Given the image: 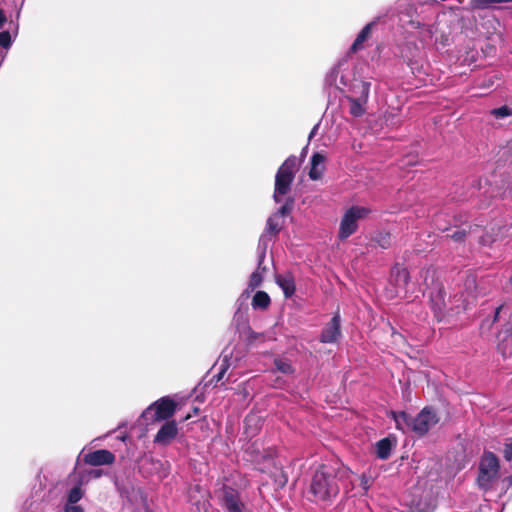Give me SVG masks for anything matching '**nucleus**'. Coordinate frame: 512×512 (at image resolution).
Wrapping results in <instances>:
<instances>
[{"instance_id": "obj_1", "label": "nucleus", "mask_w": 512, "mask_h": 512, "mask_svg": "<svg viewBox=\"0 0 512 512\" xmlns=\"http://www.w3.org/2000/svg\"><path fill=\"white\" fill-rule=\"evenodd\" d=\"M343 66V63H339L327 74L325 78L326 84L329 86L334 85L337 89L343 91L345 95L369 99L370 82L357 78L351 79V73L344 69Z\"/></svg>"}, {"instance_id": "obj_2", "label": "nucleus", "mask_w": 512, "mask_h": 512, "mask_svg": "<svg viewBox=\"0 0 512 512\" xmlns=\"http://www.w3.org/2000/svg\"><path fill=\"white\" fill-rule=\"evenodd\" d=\"M396 428L402 432L413 431L419 436L425 435L439 422V417L431 407L423 408L416 417L411 418L406 412H391Z\"/></svg>"}, {"instance_id": "obj_3", "label": "nucleus", "mask_w": 512, "mask_h": 512, "mask_svg": "<svg viewBox=\"0 0 512 512\" xmlns=\"http://www.w3.org/2000/svg\"><path fill=\"white\" fill-rule=\"evenodd\" d=\"M430 304L434 316L439 322L447 321L449 317L466 308L460 299L452 300L450 297L447 299L446 291L441 283H436L431 288Z\"/></svg>"}, {"instance_id": "obj_4", "label": "nucleus", "mask_w": 512, "mask_h": 512, "mask_svg": "<svg viewBox=\"0 0 512 512\" xmlns=\"http://www.w3.org/2000/svg\"><path fill=\"white\" fill-rule=\"evenodd\" d=\"M309 491L315 501H326L338 494L339 486L335 476L322 466L315 471Z\"/></svg>"}, {"instance_id": "obj_5", "label": "nucleus", "mask_w": 512, "mask_h": 512, "mask_svg": "<svg viewBox=\"0 0 512 512\" xmlns=\"http://www.w3.org/2000/svg\"><path fill=\"white\" fill-rule=\"evenodd\" d=\"M297 166L298 159L295 156H290L278 169L275 176V191L273 195L276 202H280L282 200L281 197L290 191Z\"/></svg>"}, {"instance_id": "obj_6", "label": "nucleus", "mask_w": 512, "mask_h": 512, "mask_svg": "<svg viewBox=\"0 0 512 512\" xmlns=\"http://www.w3.org/2000/svg\"><path fill=\"white\" fill-rule=\"evenodd\" d=\"M499 460L491 452H486L479 463L477 483L480 489L488 491L493 488L499 478Z\"/></svg>"}, {"instance_id": "obj_7", "label": "nucleus", "mask_w": 512, "mask_h": 512, "mask_svg": "<svg viewBox=\"0 0 512 512\" xmlns=\"http://www.w3.org/2000/svg\"><path fill=\"white\" fill-rule=\"evenodd\" d=\"M371 210L368 207L354 205L344 213L340 226L338 237L341 240L347 239L358 229V221L366 218Z\"/></svg>"}, {"instance_id": "obj_8", "label": "nucleus", "mask_w": 512, "mask_h": 512, "mask_svg": "<svg viewBox=\"0 0 512 512\" xmlns=\"http://www.w3.org/2000/svg\"><path fill=\"white\" fill-rule=\"evenodd\" d=\"M176 409L175 402L169 397H162L146 408L141 417L146 424L170 418Z\"/></svg>"}, {"instance_id": "obj_9", "label": "nucleus", "mask_w": 512, "mask_h": 512, "mask_svg": "<svg viewBox=\"0 0 512 512\" xmlns=\"http://www.w3.org/2000/svg\"><path fill=\"white\" fill-rule=\"evenodd\" d=\"M221 505L226 512H252L240 499L239 492L228 486L222 489Z\"/></svg>"}, {"instance_id": "obj_10", "label": "nucleus", "mask_w": 512, "mask_h": 512, "mask_svg": "<svg viewBox=\"0 0 512 512\" xmlns=\"http://www.w3.org/2000/svg\"><path fill=\"white\" fill-rule=\"evenodd\" d=\"M341 336L340 315L336 313L331 321L323 328L320 335L322 343H335Z\"/></svg>"}, {"instance_id": "obj_11", "label": "nucleus", "mask_w": 512, "mask_h": 512, "mask_svg": "<svg viewBox=\"0 0 512 512\" xmlns=\"http://www.w3.org/2000/svg\"><path fill=\"white\" fill-rule=\"evenodd\" d=\"M380 20V17H377L375 20L367 23L362 30L358 33L356 39L350 47V52L356 53L358 51L363 50L366 47L368 40L372 36V30L376 26L377 22Z\"/></svg>"}, {"instance_id": "obj_12", "label": "nucleus", "mask_w": 512, "mask_h": 512, "mask_svg": "<svg viewBox=\"0 0 512 512\" xmlns=\"http://www.w3.org/2000/svg\"><path fill=\"white\" fill-rule=\"evenodd\" d=\"M84 461L91 466L109 465L115 461V456L112 452L101 449L86 454Z\"/></svg>"}, {"instance_id": "obj_13", "label": "nucleus", "mask_w": 512, "mask_h": 512, "mask_svg": "<svg viewBox=\"0 0 512 512\" xmlns=\"http://www.w3.org/2000/svg\"><path fill=\"white\" fill-rule=\"evenodd\" d=\"M326 157L320 152H316L312 155L310 160L309 178L311 180H319L325 171Z\"/></svg>"}, {"instance_id": "obj_14", "label": "nucleus", "mask_w": 512, "mask_h": 512, "mask_svg": "<svg viewBox=\"0 0 512 512\" xmlns=\"http://www.w3.org/2000/svg\"><path fill=\"white\" fill-rule=\"evenodd\" d=\"M178 429L174 421L165 422L157 432L154 442L158 444H167L177 435Z\"/></svg>"}, {"instance_id": "obj_15", "label": "nucleus", "mask_w": 512, "mask_h": 512, "mask_svg": "<svg viewBox=\"0 0 512 512\" xmlns=\"http://www.w3.org/2000/svg\"><path fill=\"white\" fill-rule=\"evenodd\" d=\"M344 98L348 102V110L352 116L361 117L366 113L368 99L354 95H344Z\"/></svg>"}, {"instance_id": "obj_16", "label": "nucleus", "mask_w": 512, "mask_h": 512, "mask_svg": "<svg viewBox=\"0 0 512 512\" xmlns=\"http://www.w3.org/2000/svg\"><path fill=\"white\" fill-rule=\"evenodd\" d=\"M261 265H262V262H261V260H259L257 270L255 272H253L250 276L249 283H248V289L241 294L239 300L244 301V300L248 299L249 293H250L249 290L253 291L258 286L261 285L262 279H263V272L265 270V268H261Z\"/></svg>"}, {"instance_id": "obj_17", "label": "nucleus", "mask_w": 512, "mask_h": 512, "mask_svg": "<svg viewBox=\"0 0 512 512\" xmlns=\"http://www.w3.org/2000/svg\"><path fill=\"white\" fill-rule=\"evenodd\" d=\"M276 283L282 289L285 297H291L295 293V282L290 274H279L276 276Z\"/></svg>"}, {"instance_id": "obj_18", "label": "nucleus", "mask_w": 512, "mask_h": 512, "mask_svg": "<svg viewBox=\"0 0 512 512\" xmlns=\"http://www.w3.org/2000/svg\"><path fill=\"white\" fill-rule=\"evenodd\" d=\"M392 279L398 289H406L409 282V272L406 268L396 266L392 269Z\"/></svg>"}, {"instance_id": "obj_19", "label": "nucleus", "mask_w": 512, "mask_h": 512, "mask_svg": "<svg viewBox=\"0 0 512 512\" xmlns=\"http://www.w3.org/2000/svg\"><path fill=\"white\" fill-rule=\"evenodd\" d=\"M395 446V441L389 437L383 438L376 443V455L378 458L385 460L391 455V451Z\"/></svg>"}, {"instance_id": "obj_20", "label": "nucleus", "mask_w": 512, "mask_h": 512, "mask_svg": "<svg viewBox=\"0 0 512 512\" xmlns=\"http://www.w3.org/2000/svg\"><path fill=\"white\" fill-rule=\"evenodd\" d=\"M283 221L281 215L273 214L267 220L266 232L271 236H275L282 228Z\"/></svg>"}, {"instance_id": "obj_21", "label": "nucleus", "mask_w": 512, "mask_h": 512, "mask_svg": "<svg viewBox=\"0 0 512 512\" xmlns=\"http://www.w3.org/2000/svg\"><path fill=\"white\" fill-rule=\"evenodd\" d=\"M270 305V297L264 291H257L252 299L254 309H266Z\"/></svg>"}, {"instance_id": "obj_22", "label": "nucleus", "mask_w": 512, "mask_h": 512, "mask_svg": "<svg viewBox=\"0 0 512 512\" xmlns=\"http://www.w3.org/2000/svg\"><path fill=\"white\" fill-rule=\"evenodd\" d=\"M271 241V235L264 233L260 236L258 242V251H259V260L263 262L265 257L266 249L268 247L269 242Z\"/></svg>"}, {"instance_id": "obj_23", "label": "nucleus", "mask_w": 512, "mask_h": 512, "mask_svg": "<svg viewBox=\"0 0 512 512\" xmlns=\"http://www.w3.org/2000/svg\"><path fill=\"white\" fill-rule=\"evenodd\" d=\"M409 24L414 29H421L420 36L423 39L431 38L432 31L429 26H427L425 24H421L419 21H416V20H411L409 22Z\"/></svg>"}, {"instance_id": "obj_24", "label": "nucleus", "mask_w": 512, "mask_h": 512, "mask_svg": "<svg viewBox=\"0 0 512 512\" xmlns=\"http://www.w3.org/2000/svg\"><path fill=\"white\" fill-rule=\"evenodd\" d=\"M502 307L503 306H499L494 310V314L491 319H485L482 321V323L480 325V329L483 333L489 331L491 329V327L493 326V324L497 321Z\"/></svg>"}, {"instance_id": "obj_25", "label": "nucleus", "mask_w": 512, "mask_h": 512, "mask_svg": "<svg viewBox=\"0 0 512 512\" xmlns=\"http://www.w3.org/2000/svg\"><path fill=\"white\" fill-rule=\"evenodd\" d=\"M275 366L278 371L284 373V374H292L294 372V369L291 365V363L282 358L275 359Z\"/></svg>"}, {"instance_id": "obj_26", "label": "nucleus", "mask_w": 512, "mask_h": 512, "mask_svg": "<svg viewBox=\"0 0 512 512\" xmlns=\"http://www.w3.org/2000/svg\"><path fill=\"white\" fill-rule=\"evenodd\" d=\"M375 242L381 247V248H388L391 245V235L389 233H378L375 236Z\"/></svg>"}, {"instance_id": "obj_27", "label": "nucleus", "mask_w": 512, "mask_h": 512, "mask_svg": "<svg viewBox=\"0 0 512 512\" xmlns=\"http://www.w3.org/2000/svg\"><path fill=\"white\" fill-rule=\"evenodd\" d=\"M83 496L80 486L73 487L68 493V503L76 504Z\"/></svg>"}, {"instance_id": "obj_28", "label": "nucleus", "mask_w": 512, "mask_h": 512, "mask_svg": "<svg viewBox=\"0 0 512 512\" xmlns=\"http://www.w3.org/2000/svg\"><path fill=\"white\" fill-rule=\"evenodd\" d=\"M492 114L496 118H505L507 116H511L512 115V110L509 107H507V106H501L499 108L493 109L492 110Z\"/></svg>"}, {"instance_id": "obj_29", "label": "nucleus", "mask_w": 512, "mask_h": 512, "mask_svg": "<svg viewBox=\"0 0 512 512\" xmlns=\"http://www.w3.org/2000/svg\"><path fill=\"white\" fill-rule=\"evenodd\" d=\"M12 44V39L9 31L0 32V47L8 49Z\"/></svg>"}, {"instance_id": "obj_30", "label": "nucleus", "mask_w": 512, "mask_h": 512, "mask_svg": "<svg viewBox=\"0 0 512 512\" xmlns=\"http://www.w3.org/2000/svg\"><path fill=\"white\" fill-rule=\"evenodd\" d=\"M228 366L229 365L227 364V357L225 356L222 360V363L220 364L218 373L214 375V378H216L217 381H220L224 377V374L226 373Z\"/></svg>"}, {"instance_id": "obj_31", "label": "nucleus", "mask_w": 512, "mask_h": 512, "mask_svg": "<svg viewBox=\"0 0 512 512\" xmlns=\"http://www.w3.org/2000/svg\"><path fill=\"white\" fill-rule=\"evenodd\" d=\"M292 202H287L284 205H282L279 210L275 214L281 215V218H283L286 214L289 213L291 209Z\"/></svg>"}, {"instance_id": "obj_32", "label": "nucleus", "mask_w": 512, "mask_h": 512, "mask_svg": "<svg viewBox=\"0 0 512 512\" xmlns=\"http://www.w3.org/2000/svg\"><path fill=\"white\" fill-rule=\"evenodd\" d=\"M360 481H361V486L363 488V490L365 492L368 491V489L370 488L371 486V479L370 477L366 476L365 474H363L361 477H360Z\"/></svg>"}, {"instance_id": "obj_33", "label": "nucleus", "mask_w": 512, "mask_h": 512, "mask_svg": "<svg viewBox=\"0 0 512 512\" xmlns=\"http://www.w3.org/2000/svg\"><path fill=\"white\" fill-rule=\"evenodd\" d=\"M504 456L507 460H512V441L505 445Z\"/></svg>"}, {"instance_id": "obj_34", "label": "nucleus", "mask_w": 512, "mask_h": 512, "mask_svg": "<svg viewBox=\"0 0 512 512\" xmlns=\"http://www.w3.org/2000/svg\"><path fill=\"white\" fill-rule=\"evenodd\" d=\"M65 512H83V509L78 505L67 503Z\"/></svg>"}, {"instance_id": "obj_35", "label": "nucleus", "mask_w": 512, "mask_h": 512, "mask_svg": "<svg viewBox=\"0 0 512 512\" xmlns=\"http://www.w3.org/2000/svg\"><path fill=\"white\" fill-rule=\"evenodd\" d=\"M408 6H410L409 0H399L396 2V9L401 12L404 8L406 9Z\"/></svg>"}, {"instance_id": "obj_36", "label": "nucleus", "mask_w": 512, "mask_h": 512, "mask_svg": "<svg viewBox=\"0 0 512 512\" xmlns=\"http://www.w3.org/2000/svg\"><path fill=\"white\" fill-rule=\"evenodd\" d=\"M465 231L464 230H457L455 231L451 237L455 240V241H461L464 237H465Z\"/></svg>"}, {"instance_id": "obj_37", "label": "nucleus", "mask_w": 512, "mask_h": 512, "mask_svg": "<svg viewBox=\"0 0 512 512\" xmlns=\"http://www.w3.org/2000/svg\"><path fill=\"white\" fill-rule=\"evenodd\" d=\"M480 242L483 245H490L494 242V239L490 235L481 236Z\"/></svg>"}, {"instance_id": "obj_38", "label": "nucleus", "mask_w": 512, "mask_h": 512, "mask_svg": "<svg viewBox=\"0 0 512 512\" xmlns=\"http://www.w3.org/2000/svg\"><path fill=\"white\" fill-rule=\"evenodd\" d=\"M5 21H6V17L4 15L3 11L0 9V28L3 26Z\"/></svg>"}, {"instance_id": "obj_39", "label": "nucleus", "mask_w": 512, "mask_h": 512, "mask_svg": "<svg viewBox=\"0 0 512 512\" xmlns=\"http://www.w3.org/2000/svg\"><path fill=\"white\" fill-rule=\"evenodd\" d=\"M255 419L254 416H248L246 419H245V423L248 425L250 422H252L253 420Z\"/></svg>"}, {"instance_id": "obj_40", "label": "nucleus", "mask_w": 512, "mask_h": 512, "mask_svg": "<svg viewBox=\"0 0 512 512\" xmlns=\"http://www.w3.org/2000/svg\"><path fill=\"white\" fill-rule=\"evenodd\" d=\"M317 127L318 125L314 126V128L312 129V131L310 132V135H309V139H311L313 137V135L315 134L316 130H317Z\"/></svg>"}, {"instance_id": "obj_41", "label": "nucleus", "mask_w": 512, "mask_h": 512, "mask_svg": "<svg viewBox=\"0 0 512 512\" xmlns=\"http://www.w3.org/2000/svg\"><path fill=\"white\" fill-rule=\"evenodd\" d=\"M4 58H5V55L0 56V66H1V65H2V63H3Z\"/></svg>"}, {"instance_id": "obj_42", "label": "nucleus", "mask_w": 512, "mask_h": 512, "mask_svg": "<svg viewBox=\"0 0 512 512\" xmlns=\"http://www.w3.org/2000/svg\"><path fill=\"white\" fill-rule=\"evenodd\" d=\"M189 418H190V415H187V416L184 418V420H187V419H189Z\"/></svg>"}]
</instances>
